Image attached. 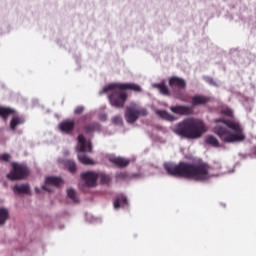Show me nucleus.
Instances as JSON below:
<instances>
[{
    "mask_svg": "<svg viewBox=\"0 0 256 256\" xmlns=\"http://www.w3.org/2000/svg\"><path fill=\"white\" fill-rule=\"evenodd\" d=\"M65 167L70 171V173H75L77 171V165L73 160H67L64 162Z\"/></svg>",
    "mask_w": 256,
    "mask_h": 256,
    "instance_id": "21",
    "label": "nucleus"
},
{
    "mask_svg": "<svg viewBox=\"0 0 256 256\" xmlns=\"http://www.w3.org/2000/svg\"><path fill=\"white\" fill-rule=\"evenodd\" d=\"M209 101V98L205 96H194L192 98L193 105H205Z\"/></svg>",
    "mask_w": 256,
    "mask_h": 256,
    "instance_id": "18",
    "label": "nucleus"
},
{
    "mask_svg": "<svg viewBox=\"0 0 256 256\" xmlns=\"http://www.w3.org/2000/svg\"><path fill=\"white\" fill-rule=\"evenodd\" d=\"M170 87H179V89L185 88V80L179 77H172L169 80Z\"/></svg>",
    "mask_w": 256,
    "mask_h": 256,
    "instance_id": "13",
    "label": "nucleus"
},
{
    "mask_svg": "<svg viewBox=\"0 0 256 256\" xmlns=\"http://www.w3.org/2000/svg\"><path fill=\"white\" fill-rule=\"evenodd\" d=\"M73 127H75V122L66 120L59 125V129L62 133H69V131H73Z\"/></svg>",
    "mask_w": 256,
    "mask_h": 256,
    "instance_id": "11",
    "label": "nucleus"
},
{
    "mask_svg": "<svg viewBox=\"0 0 256 256\" xmlns=\"http://www.w3.org/2000/svg\"><path fill=\"white\" fill-rule=\"evenodd\" d=\"M173 133L186 139H199L207 133V126L201 120L190 118L178 123L173 128Z\"/></svg>",
    "mask_w": 256,
    "mask_h": 256,
    "instance_id": "4",
    "label": "nucleus"
},
{
    "mask_svg": "<svg viewBox=\"0 0 256 256\" xmlns=\"http://www.w3.org/2000/svg\"><path fill=\"white\" fill-rule=\"evenodd\" d=\"M112 122L115 125H122L123 119L121 118V116H116V117L112 118Z\"/></svg>",
    "mask_w": 256,
    "mask_h": 256,
    "instance_id": "27",
    "label": "nucleus"
},
{
    "mask_svg": "<svg viewBox=\"0 0 256 256\" xmlns=\"http://www.w3.org/2000/svg\"><path fill=\"white\" fill-rule=\"evenodd\" d=\"M12 113H15V110H11V108L6 107H0V117H3V119H7V117L12 115Z\"/></svg>",
    "mask_w": 256,
    "mask_h": 256,
    "instance_id": "20",
    "label": "nucleus"
},
{
    "mask_svg": "<svg viewBox=\"0 0 256 256\" xmlns=\"http://www.w3.org/2000/svg\"><path fill=\"white\" fill-rule=\"evenodd\" d=\"M121 205H127V198L123 197L122 199H116L114 201V208L119 209Z\"/></svg>",
    "mask_w": 256,
    "mask_h": 256,
    "instance_id": "24",
    "label": "nucleus"
},
{
    "mask_svg": "<svg viewBox=\"0 0 256 256\" xmlns=\"http://www.w3.org/2000/svg\"><path fill=\"white\" fill-rule=\"evenodd\" d=\"M14 193L27 194L31 191L28 184L16 185L13 188Z\"/></svg>",
    "mask_w": 256,
    "mask_h": 256,
    "instance_id": "14",
    "label": "nucleus"
},
{
    "mask_svg": "<svg viewBox=\"0 0 256 256\" xmlns=\"http://www.w3.org/2000/svg\"><path fill=\"white\" fill-rule=\"evenodd\" d=\"M109 161L115 165H118V167H127L129 164V160L117 156H110Z\"/></svg>",
    "mask_w": 256,
    "mask_h": 256,
    "instance_id": "12",
    "label": "nucleus"
},
{
    "mask_svg": "<svg viewBox=\"0 0 256 256\" xmlns=\"http://www.w3.org/2000/svg\"><path fill=\"white\" fill-rule=\"evenodd\" d=\"M205 143L206 145H211L212 147H219V140L211 135L205 137Z\"/></svg>",
    "mask_w": 256,
    "mask_h": 256,
    "instance_id": "19",
    "label": "nucleus"
},
{
    "mask_svg": "<svg viewBox=\"0 0 256 256\" xmlns=\"http://www.w3.org/2000/svg\"><path fill=\"white\" fill-rule=\"evenodd\" d=\"M75 113H76L77 115H79V113H83V107H82V106L77 107V108L75 109Z\"/></svg>",
    "mask_w": 256,
    "mask_h": 256,
    "instance_id": "29",
    "label": "nucleus"
},
{
    "mask_svg": "<svg viewBox=\"0 0 256 256\" xmlns=\"http://www.w3.org/2000/svg\"><path fill=\"white\" fill-rule=\"evenodd\" d=\"M61 183H63V179H61V177L48 176L45 179L42 189H44V191L51 192V191H53V187H59V185H61Z\"/></svg>",
    "mask_w": 256,
    "mask_h": 256,
    "instance_id": "8",
    "label": "nucleus"
},
{
    "mask_svg": "<svg viewBox=\"0 0 256 256\" xmlns=\"http://www.w3.org/2000/svg\"><path fill=\"white\" fill-rule=\"evenodd\" d=\"M9 221V210L7 208H0V227Z\"/></svg>",
    "mask_w": 256,
    "mask_h": 256,
    "instance_id": "15",
    "label": "nucleus"
},
{
    "mask_svg": "<svg viewBox=\"0 0 256 256\" xmlns=\"http://www.w3.org/2000/svg\"><path fill=\"white\" fill-rule=\"evenodd\" d=\"M78 161L82 163V165H94V162L91 160V158L78 154Z\"/></svg>",
    "mask_w": 256,
    "mask_h": 256,
    "instance_id": "22",
    "label": "nucleus"
},
{
    "mask_svg": "<svg viewBox=\"0 0 256 256\" xmlns=\"http://www.w3.org/2000/svg\"><path fill=\"white\" fill-rule=\"evenodd\" d=\"M81 177L88 187H94V185H97L99 174L95 172H84L81 174Z\"/></svg>",
    "mask_w": 256,
    "mask_h": 256,
    "instance_id": "9",
    "label": "nucleus"
},
{
    "mask_svg": "<svg viewBox=\"0 0 256 256\" xmlns=\"http://www.w3.org/2000/svg\"><path fill=\"white\" fill-rule=\"evenodd\" d=\"M13 170L7 175L11 180L24 179L29 175V169L25 165L13 163Z\"/></svg>",
    "mask_w": 256,
    "mask_h": 256,
    "instance_id": "6",
    "label": "nucleus"
},
{
    "mask_svg": "<svg viewBox=\"0 0 256 256\" xmlns=\"http://www.w3.org/2000/svg\"><path fill=\"white\" fill-rule=\"evenodd\" d=\"M100 121H107V116L105 114H102L100 116Z\"/></svg>",
    "mask_w": 256,
    "mask_h": 256,
    "instance_id": "30",
    "label": "nucleus"
},
{
    "mask_svg": "<svg viewBox=\"0 0 256 256\" xmlns=\"http://www.w3.org/2000/svg\"><path fill=\"white\" fill-rule=\"evenodd\" d=\"M172 113H176V115H189L191 113V107L189 106H172L170 108Z\"/></svg>",
    "mask_w": 256,
    "mask_h": 256,
    "instance_id": "10",
    "label": "nucleus"
},
{
    "mask_svg": "<svg viewBox=\"0 0 256 256\" xmlns=\"http://www.w3.org/2000/svg\"><path fill=\"white\" fill-rule=\"evenodd\" d=\"M152 87H156L157 89H159V91H160V93H162V95L169 94V90L167 89V86H165L164 84H153Z\"/></svg>",
    "mask_w": 256,
    "mask_h": 256,
    "instance_id": "23",
    "label": "nucleus"
},
{
    "mask_svg": "<svg viewBox=\"0 0 256 256\" xmlns=\"http://www.w3.org/2000/svg\"><path fill=\"white\" fill-rule=\"evenodd\" d=\"M21 123H23V119L14 118L11 120L10 127L11 129H16L17 125H21Z\"/></svg>",
    "mask_w": 256,
    "mask_h": 256,
    "instance_id": "25",
    "label": "nucleus"
},
{
    "mask_svg": "<svg viewBox=\"0 0 256 256\" xmlns=\"http://www.w3.org/2000/svg\"><path fill=\"white\" fill-rule=\"evenodd\" d=\"M222 115H225L226 117H233V110L226 108L222 110Z\"/></svg>",
    "mask_w": 256,
    "mask_h": 256,
    "instance_id": "26",
    "label": "nucleus"
},
{
    "mask_svg": "<svg viewBox=\"0 0 256 256\" xmlns=\"http://www.w3.org/2000/svg\"><path fill=\"white\" fill-rule=\"evenodd\" d=\"M76 151L78 153H91L93 151V146L89 140H86L85 137H83V135H79Z\"/></svg>",
    "mask_w": 256,
    "mask_h": 256,
    "instance_id": "7",
    "label": "nucleus"
},
{
    "mask_svg": "<svg viewBox=\"0 0 256 256\" xmlns=\"http://www.w3.org/2000/svg\"><path fill=\"white\" fill-rule=\"evenodd\" d=\"M145 115H147V110L145 108H141L139 105L132 103L127 107L125 119L127 123H135L139 117H145Z\"/></svg>",
    "mask_w": 256,
    "mask_h": 256,
    "instance_id": "5",
    "label": "nucleus"
},
{
    "mask_svg": "<svg viewBox=\"0 0 256 256\" xmlns=\"http://www.w3.org/2000/svg\"><path fill=\"white\" fill-rule=\"evenodd\" d=\"M165 170L169 175L174 177H186L187 179H194V181H208L211 177H219L213 168H209L207 164L189 165L180 163L175 165L173 163H165Z\"/></svg>",
    "mask_w": 256,
    "mask_h": 256,
    "instance_id": "1",
    "label": "nucleus"
},
{
    "mask_svg": "<svg viewBox=\"0 0 256 256\" xmlns=\"http://www.w3.org/2000/svg\"><path fill=\"white\" fill-rule=\"evenodd\" d=\"M155 113L161 119H165V121H175V117L171 116L167 111L156 110Z\"/></svg>",
    "mask_w": 256,
    "mask_h": 256,
    "instance_id": "16",
    "label": "nucleus"
},
{
    "mask_svg": "<svg viewBox=\"0 0 256 256\" xmlns=\"http://www.w3.org/2000/svg\"><path fill=\"white\" fill-rule=\"evenodd\" d=\"M141 86L133 83H111L103 89V93H110L108 99L112 107H124L127 101V92L141 93Z\"/></svg>",
    "mask_w": 256,
    "mask_h": 256,
    "instance_id": "3",
    "label": "nucleus"
},
{
    "mask_svg": "<svg viewBox=\"0 0 256 256\" xmlns=\"http://www.w3.org/2000/svg\"><path fill=\"white\" fill-rule=\"evenodd\" d=\"M10 157H11V156H9V154H3V155L1 156V160H2V161H9Z\"/></svg>",
    "mask_w": 256,
    "mask_h": 256,
    "instance_id": "28",
    "label": "nucleus"
},
{
    "mask_svg": "<svg viewBox=\"0 0 256 256\" xmlns=\"http://www.w3.org/2000/svg\"><path fill=\"white\" fill-rule=\"evenodd\" d=\"M215 123L217 126L214 128V133L219 136L223 143L245 141V134H243V127L240 123L221 119H216Z\"/></svg>",
    "mask_w": 256,
    "mask_h": 256,
    "instance_id": "2",
    "label": "nucleus"
},
{
    "mask_svg": "<svg viewBox=\"0 0 256 256\" xmlns=\"http://www.w3.org/2000/svg\"><path fill=\"white\" fill-rule=\"evenodd\" d=\"M67 197L70 199L73 203H79V197H77V192L73 188L67 189Z\"/></svg>",
    "mask_w": 256,
    "mask_h": 256,
    "instance_id": "17",
    "label": "nucleus"
},
{
    "mask_svg": "<svg viewBox=\"0 0 256 256\" xmlns=\"http://www.w3.org/2000/svg\"><path fill=\"white\" fill-rule=\"evenodd\" d=\"M207 81H208L211 85H213V79L207 78Z\"/></svg>",
    "mask_w": 256,
    "mask_h": 256,
    "instance_id": "31",
    "label": "nucleus"
}]
</instances>
